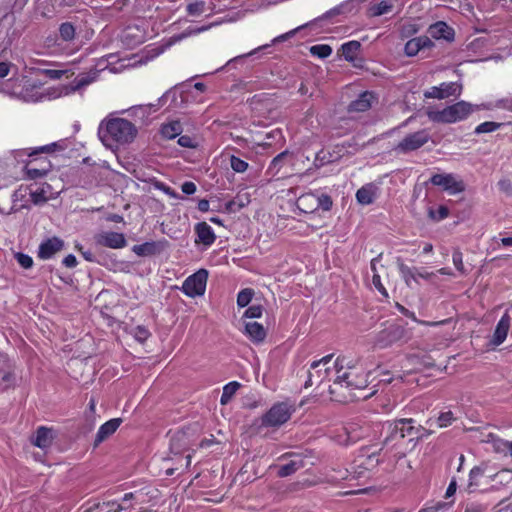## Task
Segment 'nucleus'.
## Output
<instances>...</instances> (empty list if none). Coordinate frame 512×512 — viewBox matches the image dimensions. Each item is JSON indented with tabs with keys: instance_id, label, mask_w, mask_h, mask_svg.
Instances as JSON below:
<instances>
[{
	"instance_id": "f257e3e1",
	"label": "nucleus",
	"mask_w": 512,
	"mask_h": 512,
	"mask_svg": "<svg viewBox=\"0 0 512 512\" xmlns=\"http://www.w3.org/2000/svg\"><path fill=\"white\" fill-rule=\"evenodd\" d=\"M137 135L135 125L124 118H112L101 121L98 127V137L109 148L118 144H127Z\"/></svg>"
},
{
	"instance_id": "f03ea898",
	"label": "nucleus",
	"mask_w": 512,
	"mask_h": 512,
	"mask_svg": "<svg viewBox=\"0 0 512 512\" xmlns=\"http://www.w3.org/2000/svg\"><path fill=\"white\" fill-rule=\"evenodd\" d=\"M480 106L466 101H459L442 110L428 111V118L435 123L451 124L467 119Z\"/></svg>"
},
{
	"instance_id": "7ed1b4c3",
	"label": "nucleus",
	"mask_w": 512,
	"mask_h": 512,
	"mask_svg": "<svg viewBox=\"0 0 512 512\" xmlns=\"http://www.w3.org/2000/svg\"><path fill=\"white\" fill-rule=\"evenodd\" d=\"M293 411L294 408L288 403H275L264 415H262L259 427H280L290 419Z\"/></svg>"
},
{
	"instance_id": "20e7f679",
	"label": "nucleus",
	"mask_w": 512,
	"mask_h": 512,
	"mask_svg": "<svg viewBox=\"0 0 512 512\" xmlns=\"http://www.w3.org/2000/svg\"><path fill=\"white\" fill-rule=\"evenodd\" d=\"M369 375L370 372L366 373L364 367L360 366L354 370H349L336 375L334 384L344 386L350 390L365 389L369 384Z\"/></svg>"
},
{
	"instance_id": "39448f33",
	"label": "nucleus",
	"mask_w": 512,
	"mask_h": 512,
	"mask_svg": "<svg viewBox=\"0 0 512 512\" xmlns=\"http://www.w3.org/2000/svg\"><path fill=\"white\" fill-rule=\"evenodd\" d=\"M408 332L405 327L398 323H393L379 331L375 337V344L383 349L394 343L407 339Z\"/></svg>"
},
{
	"instance_id": "423d86ee",
	"label": "nucleus",
	"mask_w": 512,
	"mask_h": 512,
	"mask_svg": "<svg viewBox=\"0 0 512 512\" xmlns=\"http://www.w3.org/2000/svg\"><path fill=\"white\" fill-rule=\"evenodd\" d=\"M431 140L429 132L425 129L406 135L395 147L394 150L401 154H407L423 147Z\"/></svg>"
},
{
	"instance_id": "0eeeda50",
	"label": "nucleus",
	"mask_w": 512,
	"mask_h": 512,
	"mask_svg": "<svg viewBox=\"0 0 512 512\" xmlns=\"http://www.w3.org/2000/svg\"><path fill=\"white\" fill-rule=\"evenodd\" d=\"M207 279V270L199 269L197 272L185 279L182 285V292L191 298L204 295Z\"/></svg>"
},
{
	"instance_id": "6e6552de",
	"label": "nucleus",
	"mask_w": 512,
	"mask_h": 512,
	"mask_svg": "<svg viewBox=\"0 0 512 512\" xmlns=\"http://www.w3.org/2000/svg\"><path fill=\"white\" fill-rule=\"evenodd\" d=\"M430 183L440 186L451 195L461 193L465 190V184L457 179L453 174H434L430 178Z\"/></svg>"
},
{
	"instance_id": "1a4fd4ad",
	"label": "nucleus",
	"mask_w": 512,
	"mask_h": 512,
	"mask_svg": "<svg viewBox=\"0 0 512 512\" xmlns=\"http://www.w3.org/2000/svg\"><path fill=\"white\" fill-rule=\"evenodd\" d=\"M462 93V84L458 82H443L439 86H432L424 92L425 98L446 99L451 96L459 97Z\"/></svg>"
},
{
	"instance_id": "9d476101",
	"label": "nucleus",
	"mask_w": 512,
	"mask_h": 512,
	"mask_svg": "<svg viewBox=\"0 0 512 512\" xmlns=\"http://www.w3.org/2000/svg\"><path fill=\"white\" fill-rule=\"evenodd\" d=\"M169 247L166 239L157 241H147L142 244H136L132 247V252L139 257H152L162 254Z\"/></svg>"
},
{
	"instance_id": "9b49d317",
	"label": "nucleus",
	"mask_w": 512,
	"mask_h": 512,
	"mask_svg": "<svg viewBox=\"0 0 512 512\" xmlns=\"http://www.w3.org/2000/svg\"><path fill=\"white\" fill-rule=\"evenodd\" d=\"M98 77V70L91 69L89 72H84L78 74L75 79L68 85L64 86V95H69L75 93L76 91H80L83 88L87 87L91 83H93Z\"/></svg>"
},
{
	"instance_id": "f8f14e48",
	"label": "nucleus",
	"mask_w": 512,
	"mask_h": 512,
	"mask_svg": "<svg viewBox=\"0 0 512 512\" xmlns=\"http://www.w3.org/2000/svg\"><path fill=\"white\" fill-rule=\"evenodd\" d=\"M98 245L111 249L124 248L127 245L126 238L123 233L108 231L102 232L95 236Z\"/></svg>"
},
{
	"instance_id": "ddd939ff",
	"label": "nucleus",
	"mask_w": 512,
	"mask_h": 512,
	"mask_svg": "<svg viewBox=\"0 0 512 512\" xmlns=\"http://www.w3.org/2000/svg\"><path fill=\"white\" fill-rule=\"evenodd\" d=\"M402 438H408L409 441L418 440L423 437L425 428L421 425H415V420L412 418L396 419Z\"/></svg>"
},
{
	"instance_id": "4468645a",
	"label": "nucleus",
	"mask_w": 512,
	"mask_h": 512,
	"mask_svg": "<svg viewBox=\"0 0 512 512\" xmlns=\"http://www.w3.org/2000/svg\"><path fill=\"white\" fill-rule=\"evenodd\" d=\"M65 244L59 237H51L42 241L38 247V257L42 260L52 258L57 252L64 248Z\"/></svg>"
},
{
	"instance_id": "2eb2a0df",
	"label": "nucleus",
	"mask_w": 512,
	"mask_h": 512,
	"mask_svg": "<svg viewBox=\"0 0 512 512\" xmlns=\"http://www.w3.org/2000/svg\"><path fill=\"white\" fill-rule=\"evenodd\" d=\"M361 49V43L356 40H351L341 45L340 51L342 56L347 62L353 64L354 67L360 68L363 66V58H358L357 53Z\"/></svg>"
},
{
	"instance_id": "dca6fc26",
	"label": "nucleus",
	"mask_w": 512,
	"mask_h": 512,
	"mask_svg": "<svg viewBox=\"0 0 512 512\" xmlns=\"http://www.w3.org/2000/svg\"><path fill=\"white\" fill-rule=\"evenodd\" d=\"M434 46L433 41L429 36L423 35L415 37L407 41L404 47V52L408 57L417 55L420 51L429 49Z\"/></svg>"
},
{
	"instance_id": "f3484780",
	"label": "nucleus",
	"mask_w": 512,
	"mask_h": 512,
	"mask_svg": "<svg viewBox=\"0 0 512 512\" xmlns=\"http://www.w3.org/2000/svg\"><path fill=\"white\" fill-rule=\"evenodd\" d=\"M15 384L13 367L6 356L0 355V390L4 391Z\"/></svg>"
},
{
	"instance_id": "a211bd4d",
	"label": "nucleus",
	"mask_w": 512,
	"mask_h": 512,
	"mask_svg": "<svg viewBox=\"0 0 512 512\" xmlns=\"http://www.w3.org/2000/svg\"><path fill=\"white\" fill-rule=\"evenodd\" d=\"M122 423L121 418H113L102 424L95 436L94 447L99 446L102 442L113 435Z\"/></svg>"
},
{
	"instance_id": "6ab92c4d",
	"label": "nucleus",
	"mask_w": 512,
	"mask_h": 512,
	"mask_svg": "<svg viewBox=\"0 0 512 512\" xmlns=\"http://www.w3.org/2000/svg\"><path fill=\"white\" fill-rule=\"evenodd\" d=\"M194 231L197 236L195 239L196 244L201 243L204 246L209 247L216 240V235L213 229L206 222L196 223L194 226Z\"/></svg>"
},
{
	"instance_id": "aec40b11",
	"label": "nucleus",
	"mask_w": 512,
	"mask_h": 512,
	"mask_svg": "<svg viewBox=\"0 0 512 512\" xmlns=\"http://www.w3.org/2000/svg\"><path fill=\"white\" fill-rule=\"evenodd\" d=\"M383 431L385 432L383 445L386 447H394L399 441L404 439L402 438L400 426H398L396 419L394 421L385 422L383 424Z\"/></svg>"
},
{
	"instance_id": "412c9836",
	"label": "nucleus",
	"mask_w": 512,
	"mask_h": 512,
	"mask_svg": "<svg viewBox=\"0 0 512 512\" xmlns=\"http://www.w3.org/2000/svg\"><path fill=\"white\" fill-rule=\"evenodd\" d=\"M428 34L431 38L436 40L452 41L454 39V29L450 27L446 22L438 21L428 28Z\"/></svg>"
},
{
	"instance_id": "4be33fe9",
	"label": "nucleus",
	"mask_w": 512,
	"mask_h": 512,
	"mask_svg": "<svg viewBox=\"0 0 512 512\" xmlns=\"http://www.w3.org/2000/svg\"><path fill=\"white\" fill-rule=\"evenodd\" d=\"M510 322H511V318H510L509 314L507 312L504 313L496 325V328H495V331H494V334H493V337L491 340V343L493 345L499 346L500 344H502L505 341L508 331H509V328H510Z\"/></svg>"
},
{
	"instance_id": "5701e85b",
	"label": "nucleus",
	"mask_w": 512,
	"mask_h": 512,
	"mask_svg": "<svg viewBox=\"0 0 512 512\" xmlns=\"http://www.w3.org/2000/svg\"><path fill=\"white\" fill-rule=\"evenodd\" d=\"M378 187L374 183H367L356 192V200L361 205L372 204L377 197Z\"/></svg>"
},
{
	"instance_id": "b1692460",
	"label": "nucleus",
	"mask_w": 512,
	"mask_h": 512,
	"mask_svg": "<svg viewBox=\"0 0 512 512\" xmlns=\"http://www.w3.org/2000/svg\"><path fill=\"white\" fill-rule=\"evenodd\" d=\"M374 94L370 91L362 92L357 99L353 100L349 106V112H365L372 106Z\"/></svg>"
},
{
	"instance_id": "393cba45",
	"label": "nucleus",
	"mask_w": 512,
	"mask_h": 512,
	"mask_svg": "<svg viewBox=\"0 0 512 512\" xmlns=\"http://www.w3.org/2000/svg\"><path fill=\"white\" fill-rule=\"evenodd\" d=\"M244 334L253 343H261L265 340L267 332L262 324L254 321L245 323Z\"/></svg>"
},
{
	"instance_id": "a878e982",
	"label": "nucleus",
	"mask_w": 512,
	"mask_h": 512,
	"mask_svg": "<svg viewBox=\"0 0 512 512\" xmlns=\"http://www.w3.org/2000/svg\"><path fill=\"white\" fill-rule=\"evenodd\" d=\"M60 95L61 94L55 93L51 94L49 91H40L35 87H32L30 89L27 88L22 92V98L24 99V101L33 103L41 102L46 99L56 98Z\"/></svg>"
},
{
	"instance_id": "bb28decb",
	"label": "nucleus",
	"mask_w": 512,
	"mask_h": 512,
	"mask_svg": "<svg viewBox=\"0 0 512 512\" xmlns=\"http://www.w3.org/2000/svg\"><path fill=\"white\" fill-rule=\"evenodd\" d=\"M127 507L116 501L95 502L82 512H121Z\"/></svg>"
},
{
	"instance_id": "cd10ccee",
	"label": "nucleus",
	"mask_w": 512,
	"mask_h": 512,
	"mask_svg": "<svg viewBox=\"0 0 512 512\" xmlns=\"http://www.w3.org/2000/svg\"><path fill=\"white\" fill-rule=\"evenodd\" d=\"M304 459L300 455H294L288 463L281 465L277 475L281 478L290 476L304 467Z\"/></svg>"
},
{
	"instance_id": "c85d7f7f",
	"label": "nucleus",
	"mask_w": 512,
	"mask_h": 512,
	"mask_svg": "<svg viewBox=\"0 0 512 512\" xmlns=\"http://www.w3.org/2000/svg\"><path fill=\"white\" fill-rule=\"evenodd\" d=\"M309 200H315L317 203L316 208H321L323 211L331 210L332 205H333L331 196H329L328 194H324V193L319 196H316L314 194L302 195L298 201L301 204L305 205L306 202H308Z\"/></svg>"
},
{
	"instance_id": "c756f323",
	"label": "nucleus",
	"mask_w": 512,
	"mask_h": 512,
	"mask_svg": "<svg viewBox=\"0 0 512 512\" xmlns=\"http://www.w3.org/2000/svg\"><path fill=\"white\" fill-rule=\"evenodd\" d=\"M52 430L41 426L36 430L35 437L32 440V443L41 449H45L49 447L52 443Z\"/></svg>"
},
{
	"instance_id": "7c9ffc66",
	"label": "nucleus",
	"mask_w": 512,
	"mask_h": 512,
	"mask_svg": "<svg viewBox=\"0 0 512 512\" xmlns=\"http://www.w3.org/2000/svg\"><path fill=\"white\" fill-rule=\"evenodd\" d=\"M41 165L40 167H32L31 164L26 167V175L29 179L35 180L38 178H42L47 175V173L51 170V163L46 159H40Z\"/></svg>"
},
{
	"instance_id": "2f4dec72",
	"label": "nucleus",
	"mask_w": 512,
	"mask_h": 512,
	"mask_svg": "<svg viewBox=\"0 0 512 512\" xmlns=\"http://www.w3.org/2000/svg\"><path fill=\"white\" fill-rule=\"evenodd\" d=\"M360 366L362 365L357 360L349 359L346 356L337 357L334 363L336 375L349 370H354Z\"/></svg>"
},
{
	"instance_id": "473e14b6",
	"label": "nucleus",
	"mask_w": 512,
	"mask_h": 512,
	"mask_svg": "<svg viewBox=\"0 0 512 512\" xmlns=\"http://www.w3.org/2000/svg\"><path fill=\"white\" fill-rule=\"evenodd\" d=\"M350 6H351L350 2H348V1L343 2L340 5H338V6L334 7V8H332V9L328 10L327 12H325L322 16L316 18L313 21V23L314 22H318V21H322V20H325V19H330V18L335 17L337 15L343 14V13H345V12L350 10ZM311 24H312V22H311ZM308 25H310V23L306 24L305 26H308Z\"/></svg>"
},
{
	"instance_id": "72a5a7b5",
	"label": "nucleus",
	"mask_w": 512,
	"mask_h": 512,
	"mask_svg": "<svg viewBox=\"0 0 512 512\" xmlns=\"http://www.w3.org/2000/svg\"><path fill=\"white\" fill-rule=\"evenodd\" d=\"M161 134L166 139H174L179 136L182 132V127L179 121H172L170 123L164 124L161 127Z\"/></svg>"
},
{
	"instance_id": "f704fd0d",
	"label": "nucleus",
	"mask_w": 512,
	"mask_h": 512,
	"mask_svg": "<svg viewBox=\"0 0 512 512\" xmlns=\"http://www.w3.org/2000/svg\"><path fill=\"white\" fill-rule=\"evenodd\" d=\"M330 369L326 368L324 371L321 369H315V372L307 371V378L304 383V388L311 387L315 382L321 383L323 379L329 374Z\"/></svg>"
},
{
	"instance_id": "c9c22d12",
	"label": "nucleus",
	"mask_w": 512,
	"mask_h": 512,
	"mask_svg": "<svg viewBox=\"0 0 512 512\" xmlns=\"http://www.w3.org/2000/svg\"><path fill=\"white\" fill-rule=\"evenodd\" d=\"M241 387V384L237 381H231L223 387L220 403L226 405L232 397L236 394L237 390Z\"/></svg>"
},
{
	"instance_id": "e433bc0d",
	"label": "nucleus",
	"mask_w": 512,
	"mask_h": 512,
	"mask_svg": "<svg viewBox=\"0 0 512 512\" xmlns=\"http://www.w3.org/2000/svg\"><path fill=\"white\" fill-rule=\"evenodd\" d=\"M65 148H66V144L64 141H57V142H53V143H50V144H47V145H44L41 147H37L34 150H32L30 153H28L27 155L34 156L39 153H52L55 151L64 150Z\"/></svg>"
},
{
	"instance_id": "4c0bfd02",
	"label": "nucleus",
	"mask_w": 512,
	"mask_h": 512,
	"mask_svg": "<svg viewBox=\"0 0 512 512\" xmlns=\"http://www.w3.org/2000/svg\"><path fill=\"white\" fill-rule=\"evenodd\" d=\"M288 156H289L288 150H285V151L279 153L278 155H276L272 159V161L268 167V172H270L273 175H276L280 171V169L284 166L285 160Z\"/></svg>"
},
{
	"instance_id": "58836bf2",
	"label": "nucleus",
	"mask_w": 512,
	"mask_h": 512,
	"mask_svg": "<svg viewBox=\"0 0 512 512\" xmlns=\"http://www.w3.org/2000/svg\"><path fill=\"white\" fill-rule=\"evenodd\" d=\"M483 474H484L483 469L478 467V466H475V467H473L470 470L469 482H468V485H467V491L469 493H472V492H474L477 489V487L479 486V483H478L477 479L479 477H482Z\"/></svg>"
},
{
	"instance_id": "ea45409f",
	"label": "nucleus",
	"mask_w": 512,
	"mask_h": 512,
	"mask_svg": "<svg viewBox=\"0 0 512 512\" xmlns=\"http://www.w3.org/2000/svg\"><path fill=\"white\" fill-rule=\"evenodd\" d=\"M76 30L72 23L64 22L59 27L60 38L65 42H70L75 38Z\"/></svg>"
},
{
	"instance_id": "a19ab883",
	"label": "nucleus",
	"mask_w": 512,
	"mask_h": 512,
	"mask_svg": "<svg viewBox=\"0 0 512 512\" xmlns=\"http://www.w3.org/2000/svg\"><path fill=\"white\" fill-rule=\"evenodd\" d=\"M206 10V2L203 0H194L187 4L186 11L190 16H200Z\"/></svg>"
},
{
	"instance_id": "79ce46f5",
	"label": "nucleus",
	"mask_w": 512,
	"mask_h": 512,
	"mask_svg": "<svg viewBox=\"0 0 512 512\" xmlns=\"http://www.w3.org/2000/svg\"><path fill=\"white\" fill-rule=\"evenodd\" d=\"M392 9L393 5L391 3L387 1H381L377 4L372 5L369 11L371 16L377 17L391 12Z\"/></svg>"
},
{
	"instance_id": "37998d69",
	"label": "nucleus",
	"mask_w": 512,
	"mask_h": 512,
	"mask_svg": "<svg viewBox=\"0 0 512 512\" xmlns=\"http://www.w3.org/2000/svg\"><path fill=\"white\" fill-rule=\"evenodd\" d=\"M428 216L431 220L439 222L449 216V209L444 205L439 206L436 210L433 207H429Z\"/></svg>"
},
{
	"instance_id": "c03bdc74",
	"label": "nucleus",
	"mask_w": 512,
	"mask_h": 512,
	"mask_svg": "<svg viewBox=\"0 0 512 512\" xmlns=\"http://www.w3.org/2000/svg\"><path fill=\"white\" fill-rule=\"evenodd\" d=\"M310 53L320 59H325L332 54V48L327 44H317L310 47Z\"/></svg>"
},
{
	"instance_id": "a18cd8bd",
	"label": "nucleus",
	"mask_w": 512,
	"mask_h": 512,
	"mask_svg": "<svg viewBox=\"0 0 512 512\" xmlns=\"http://www.w3.org/2000/svg\"><path fill=\"white\" fill-rule=\"evenodd\" d=\"M398 269L405 283L409 286L411 280H416L417 268H411L404 263L398 264Z\"/></svg>"
},
{
	"instance_id": "49530a36",
	"label": "nucleus",
	"mask_w": 512,
	"mask_h": 512,
	"mask_svg": "<svg viewBox=\"0 0 512 512\" xmlns=\"http://www.w3.org/2000/svg\"><path fill=\"white\" fill-rule=\"evenodd\" d=\"M502 125H503V123H498V122H494V121H486V122L479 124L475 128L474 133L477 135L483 134V133H491V132H494L497 129H499Z\"/></svg>"
},
{
	"instance_id": "de8ad7c7",
	"label": "nucleus",
	"mask_w": 512,
	"mask_h": 512,
	"mask_svg": "<svg viewBox=\"0 0 512 512\" xmlns=\"http://www.w3.org/2000/svg\"><path fill=\"white\" fill-rule=\"evenodd\" d=\"M254 296V290L251 288L242 289L237 295V305L241 308L248 306Z\"/></svg>"
},
{
	"instance_id": "09e8293b",
	"label": "nucleus",
	"mask_w": 512,
	"mask_h": 512,
	"mask_svg": "<svg viewBox=\"0 0 512 512\" xmlns=\"http://www.w3.org/2000/svg\"><path fill=\"white\" fill-rule=\"evenodd\" d=\"M337 160V157H334L332 153L321 150L315 156V164L317 166H324L326 164L332 163Z\"/></svg>"
},
{
	"instance_id": "8fccbe9b",
	"label": "nucleus",
	"mask_w": 512,
	"mask_h": 512,
	"mask_svg": "<svg viewBox=\"0 0 512 512\" xmlns=\"http://www.w3.org/2000/svg\"><path fill=\"white\" fill-rule=\"evenodd\" d=\"M177 91L178 86H175L168 91H166L159 99H158V105L163 106L168 99L171 100V104H173L174 107H177Z\"/></svg>"
},
{
	"instance_id": "3c124183",
	"label": "nucleus",
	"mask_w": 512,
	"mask_h": 512,
	"mask_svg": "<svg viewBox=\"0 0 512 512\" xmlns=\"http://www.w3.org/2000/svg\"><path fill=\"white\" fill-rule=\"evenodd\" d=\"M230 166L236 173H244L248 169V163L239 157L232 155L230 157Z\"/></svg>"
},
{
	"instance_id": "603ef678",
	"label": "nucleus",
	"mask_w": 512,
	"mask_h": 512,
	"mask_svg": "<svg viewBox=\"0 0 512 512\" xmlns=\"http://www.w3.org/2000/svg\"><path fill=\"white\" fill-rule=\"evenodd\" d=\"M263 314V306L262 305H251L250 307H248L242 318H251V319H256V318H260Z\"/></svg>"
},
{
	"instance_id": "864d4df0",
	"label": "nucleus",
	"mask_w": 512,
	"mask_h": 512,
	"mask_svg": "<svg viewBox=\"0 0 512 512\" xmlns=\"http://www.w3.org/2000/svg\"><path fill=\"white\" fill-rule=\"evenodd\" d=\"M452 261L457 271H459L462 275H465L466 270L463 264V254L460 250H454L452 254Z\"/></svg>"
},
{
	"instance_id": "5fc2aeb1",
	"label": "nucleus",
	"mask_w": 512,
	"mask_h": 512,
	"mask_svg": "<svg viewBox=\"0 0 512 512\" xmlns=\"http://www.w3.org/2000/svg\"><path fill=\"white\" fill-rule=\"evenodd\" d=\"M18 264L24 269H30L33 266V259L28 254L18 252L15 254Z\"/></svg>"
},
{
	"instance_id": "6e6d98bb",
	"label": "nucleus",
	"mask_w": 512,
	"mask_h": 512,
	"mask_svg": "<svg viewBox=\"0 0 512 512\" xmlns=\"http://www.w3.org/2000/svg\"><path fill=\"white\" fill-rule=\"evenodd\" d=\"M455 417L451 411H446L440 413L437 418V423L439 427H447L453 423Z\"/></svg>"
},
{
	"instance_id": "4d7b16f0",
	"label": "nucleus",
	"mask_w": 512,
	"mask_h": 512,
	"mask_svg": "<svg viewBox=\"0 0 512 512\" xmlns=\"http://www.w3.org/2000/svg\"><path fill=\"white\" fill-rule=\"evenodd\" d=\"M150 335L149 330L145 326H137L135 328L134 337L140 343H144Z\"/></svg>"
},
{
	"instance_id": "13d9d810",
	"label": "nucleus",
	"mask_w": 512,
	"mask_h": 512,
	"mask_svg": "<svg viewBox=\"0 0 512 512\" xmlns=\"http://www.w3.org/2000/svg\"><path fill=\"white\" fill-rule=\"evenodd\" d=\"M270 45L269 44H266V45H263V46H260L254 50H252L251 52L247 53V54H243V55H239V56H236L234 57L233 59L229 60L226 64V66H230L232 65L233 63H236V62H239V61H242L244 58L246 57H249V56H253V55H256L259 51L261 50H264L266 48H268Z\"/></svg>"
},
{
	"instance_id": "bf43d9fd",
	"label": "nucleus",
	"mask_w": 512,
	"mask_h": 512,
	"mask_svg": "<svg viewBox=\"0 0 512 512\" xmlns=\"http://www.w3.org/2000/svg\"><path fill=\"white\" fill-rule=\"evenodd\" d=\"M372 283L374 285V287L377 289V291L383 296L385 297L386 299L389 298V294L386 290V288L383 286L382 282H381V277L379 275V273H375L373 276H372Z\"/></svg>"
},
{
	"instance_id": "052dcab7",
	"label": "nucleus",
	"mask_w": 512,
	"mask_h": 512,
	"mask_svg": "<svg viewBox=\"0 0 512 512\" xmlns=\"http://www.w3.org/2000/svg\"><path fill=\"white\" fill-rule=\"evenodd\" d=\"M192 35H196L195 27H188L182 33H180L178 35H174L171 38L170 44L181 41V40H183L189 36H192Z\"/></svg>"
},
{
	"instance_id": "680f3d73",
	"label": "nucleus",
	"mask_w": 512,
	"mask_h": 512,
	"mask_svg": "<svg viewBox=\"0 0 512 512\" xmlns=\"http://www.w3.org/2000/svg\"><path fill=\"white\" fill-rule=\"evenodd\" d=\"M31 201L33 204L38 205L47 201L45 193L43 190H36L30 192Z\"/></svg>"
},
{
	"instance_id": "e2e57ef3",
	"label": "nucleus",
	"mask_w": 512,
	"mask_h": 512,
	"mask_svg": "<svg viewBox=\"0 0 512 512\" xmlns=\"http://www.w3.org/2000/svg\"><path fill=\"white\" fill-rule=\"evenodd\" d=\"M178 144L185 148H195L197 146L195 140L189 135H182L178 138Z\"/></svg>"
},
{
	"instance_id": "0e129e2a",
	"label": "nucleus",
	"mask_w": 512,
	"mask_h": 512,
	"mask_svg": "<svg viewBox=\"0 0 512 512\" xmlns=\"http://www.w3.org/2000/svg\"><path fill=\"white\" fill-rule=\"evenodd\" d=\"M44 75L52 80L60 79L64 74L67 73L66 70H58V69H45L43 70Z\"/></svg>"
},
{
	"instance_id": "69168bd1",
	"label": "nucleus",
	"mask_w": 512,
	"mask_h": 512,
	"mask_svg": "<svg viewBox=\"0 0 512 512\" xmlns=\"http://www.w3.org/2000/svg\"><path fill=\"white\" fill-rule=\"evenodd\" d=\"M303 27L304 26H299L298 28H295V29H293V30H291V31H289L287 33H284V34L274 38L272 40V43L276 44V43L283 42V41H286V40L290 39L291 37H293L296 34V32L298 30L302 29Z\"/></svg>"
},
{
	"instance_id": "338daca9",
	"label": "nucleus",
	"mask_w": 512,
	"mask_h": 512,
	"mask_svg": "<svg viewBox=\"0 0 512 512\" xmlns=\"http://www.w3.org/2000/svg\"><path fill=\"white\" fill-rule=\"evenodd\" d=\"M181 190L186 195H192L196 192L197 187L194 182L186 181L181 185Z\"/></svg>"
},
{
	"instance_id": "774afa93",
	"label": "nucleus",
	"mask_w": 512,
	"mask_h": 512,
	"mask_svg": "<svg viewBox=\"0 0 512 512\" xmlns=\"http://www.w3.org/2000/svg\"><path fill=\"white\" fill-rule=\"evenodd\" d=\"M485 507L479 503H469L466 506L465 512H484Z\"/></svg>"
}]
</instances>
